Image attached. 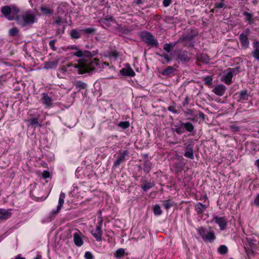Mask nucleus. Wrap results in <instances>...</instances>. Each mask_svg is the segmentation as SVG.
Instances as JSON below:
<instances>
[{
    "label": "nucleus",
    "mask_w": 259,
    "mask_h": 259,
    "mask_svg": "<svg viewBox=\"0 0 259 259\" xmlns=\"http://www.w3.org/2000/svg\"><path fill=\"white\" fill-rule=\"evenodd\" d=\"M1 11L7 19L9 21L16 20L17 24L23 27L32 24L36 21L35 13L31 10L18 15L20 10L15 5L3 6Z\"/></svg>",
    "instance_id": "nucleus-1"
},
{
    "label": "nucleus",
    "mask_w": 259,
    "mask_h": 259,
    "mask_svg": "<svg viewBox=\"0 0 259 259\" xmlns=\"http://www.w3.org/2000/svg\"><path fill=\"white\" fill-rule=\"evenodd\" d=\"M99 61L98 59L95 58L89 60L80 59L78 64L75 65V67L78 69L79 74L90 73L95 69Z\"/></svg>",
    "instance_id": "nucleus-2"
},
{
    "label": "nucleus",
    "mask_w": 259,
    "mask_h": 259,
    "mask_svg": "<svg viewBox=\"0 0 259 259\" xmlns=\"http://www.w3.org/2000/svg\"><path fill=\"white\" fill-rule=\"evenodd\" d=\"M173 132L176 133L178 135H182L185 132V131L191 133L195 132L194 126L190 122H184L180 120L178 124L175 125L172 128Z\"/></svg>",
    "instance_id": "nucleus-3"
},
{
    "label": "nucleus",
    "mask_w": 259,
    "mask_h": 259,
    "mask_svg": "<svg viewBox=\"0 0 259 259\" xmlns=\"http://www.w3.org/2000/svg\"><path fill=\"white\" fill-rule=\"evenodd\" d=\"M139 36L141 40L150 47L157 48L159 42L157 39L150 32L147 31H141L139 33Z\"/></svg>",
    "instance_id": "nucleus-4"
},
{
    "label": "nucleus",
    "mask_w": 259,
    "mask_h": 259,
    "mask_svg": "<svg viewBox=\"0 0 259 259\" xmlns=\"http://www.w3.org/2000/svg\"><path fill=\"white\" fill-rule=\"evenodd\" d=\"M197 231L198 234L205 242L212 243L216 238L213 231H208L205 228L200 227L197 229Z\"/></svg>",
    "instance_id": "nucleus-5"
},
{
    "label": "nucleus",
    "mask_w": 259,
    "mask_h": 259,
    "mask_svg": "<svg viewBox=\"0 0 259 259\" xmlns=\"http://www.w3.org/2000/svg\"><path fill=\"white\" fill-rule=\"evenodd\" d=\"M194 142L192 140H189L187 142L184 143V149L185 150V152L184 153V155L185 157L190 159H194Z\"/></svg>",
    "instance_id": "nucleus-6"
},
{
    "label": "nucleus",
    "mask_w": 259,
    "mask_h": 259,
    "mask_svg": "<svg viewBox=\"0 0 259 259\" xmlns=\"http://www.w3.org/2000/svg\"><path fill=\"white\" fill-rule=\"evenodd\" d=\"M196 34L192 33H188L178 39L179 43L183 42V45L188 47H192L194 46V39Z\"/></svg>",
    "instance_id": "nucleus-7"
},
{
    "label": "nucleus",
    "mask_w": 259,
    "mask_h": 259,
    "mask_svg": "<svg viewBox=\"0 0 259 259\" xmlns=\"http://www.w3.org/2000/svg\"><path fill=\"white\" fill-rule=\"evenodd\" d=\"M129 154L127 150L119 151L114 155L116 159L114 160L113 167H118L121 163L125 160V157Z\"/></svg>",
    "instance_id": "nucleus-8"
},
{
    "label": "nucleus",
    "mask_w": 259,
    "mask_h": 259,
    "mask_svg": "<svg viewBox=\"0 0 259 259\" xmlns=\"http://www.w3.org/2000/svg\"><path fill=\"white\" fill-rule=\"evenodd\" d=\"M250 33V29L246 28L239 35V39L241 43V47L244 49H247L249 47V41L248 36Z\"/></svg>",
    "instance_id": "nucleus-9"
},
{
    "label": "nucleus",
    "mask_w": 259,
    "mask_h": 259,
    "mask_svg": "<svg viewBox=\"0 0 259 259\" xmlns=\"http://www.w3.org/2000/svg\"><path fill=\"white\" fill-rule=\"evenodd\" d=\"M97 54V53L96 51L90 52L86 50L82 51L79 48H77V50H76L74 53H72V55L77 57H85L87 58H91Z\"/></svg>",
    "instance_id": "nucleus-10"
},
{
    "label": "nucleus",
    "mask_w": 259,
    "mask_h": 259,
    "mask_svg": "<svg viewBox=\"0 0 259 259\" xmlns=\"http://www.w3.org/2000/svg\"><path fill=\"white\" fill-rule=\"evenodd\" d=\"M234 96L236 97V99L238 102L243 103L248 100L250 95L247 90H243L238 92Z\"/></svg>",
    "instance_id": "nucleus-11"
},
{
    "label": "nucleus",
    "mask_w": 259,
    "mask_h": 259,
    "mask_svg": "<svg viewBox=\"0 0 259 259\" xmlns=\"http://www.w3.org/2000/svg\"><path fill=\"white\" fill-rule=\"evenodd\" d=\"M119 74L124 76L134 77L136 74L128 63H126L125 67L119 71Z\"/></svg>",
    "instance_id": "nucleus-12"
},
{
    "label": "nucleus",
    "mask_w": 259,
    "mask_h": 259,
    "mask_svg": "<svg viewBox=\"0 0 259 259\" xmlns=\"http://www.w3.org/2000/svg\"><path fill=\"white\" fill-rule=\"evenodd\" d=\"M73 237V241L76 246L80 247L83 244V235L78 230H77L76 232L74 233Z\"/></svg>",
    "instance_id": "nucleus-13"
},
{
    "label": "nucleus",
    "mask_w": 259,
    "mask_h": 259,
    "mask_svg": "<svg viewBox=\"0 0 259 259\" xmlns=\"http://www.w3.org/2000/svg\"><path fill=\"white\" fill-rule=\"evenodd\" d=\"M212 221L215 222L220 227L221 230H225L227 225V219L225 217H218L214 216Z\"/></svg>",
    "instance_id": "nucleus-14"
},
{
    "label": "nucleus",
    "mask_w": 259,
    "mask_h": 259,
    "mask_svg": "<svg viewBox=\"0 0 259 259\" xmlns=\"http://www.w3.org/2000/svg\"><path fill=\"white\" fill-rule=\"evenodd\" d=\"M41 101L43 105L46 108H50L52 106L53 99L47 93H43L41 94Z\"/></svg>",
    "instance_id": "nucleus-15"
},
{
    "label": "nucleus",
    "mask_w": 259,
    "mask_h": 259,
    "mask_svg": "<svg viewBox=\"0 0 259 259\" xmlns=\"http://www.w3.org/2000/svg\"><path fill=\"white\" fill-rule=\"evenodd\" d=\"M65 194L64 192H61L59 198L58 205L56 210H53L51 213L53 215L57 214L61 210L63 204L64 202V199L65 198Z\"/></svg>",
    "instance_id": "nucleus-16"
},
{
    "label": "nucleus",
    "mask_w": 259,
    "mask_h": 259,
    "mask_svg": "<svg viewBox=\"0 0 259 259\" xmlns=\"http://www.w3.org/2000/svg\"><path fill=\"white\" fill-rule=\"evenodd\" d=\"M233 76L232 73L229 71L227 69L223 72L222 81L228 85L230 84L232 82V79Z\"/></svg>",
    "instance_id": "nucleus-17"
},
{
    "label": "nucleus",
    "mask_w": 259,
    "mask_h": 259,
    "mask_svg": "<svg viewBox=\"0 0 259 259\" xmlns=\"http://www.w3.org/2000/svg\"><path fill=\"white\" fill-rule=\"evenodd\" d=\"M252 47L253 50L251 52V55L255 60L259 62V41H253Z\"/></svg>",
    "instance_id": "nucleus-18"
},
{
    "label": "nucleus",
    "mask_w": 259,
    "mask_h": 259,
    "mask_svg": "<svg viewBox=\"0 0 259 259\" xmlns=\"http://www.w3.org/2000/svg\"><path fill=\"white\" fill-rule=\"evenodd\" d=\"M226 90V87L223 84H219L216 85L213 89L212 92L219 96H222L225 94Z\"/></svg>",
    "instance_id": "nucleus-19"
},
{
    "label": "nucleus",
    "mask_w": 259,
    "mask_h": 259,
    "mask_svg": "<svg viewBox=\"0 0 259 259\" xmlns=\"http://www.w3.org/2000/svg\"><path fill=\"white\" fill-rule=\"evenodd\" d=\"M243 15L245 17L244 18V21L247 22L249 25L254 24L255 21V18L253 17V15L251 13H249L246 11H244L242 13Z\"/></svg>",
    "instance_id": "nucleus-20"
},
{
    "label": "nucleus",
    "mask_w": 259,
    "mask_h": 259,
    "mask_svg": "<svg viewBox=\"0 0 259 259\" xmlns=\"http://www.w3.org/2000/svg\"><path fill=\"white\" fill-rule=\"evenodd\" d=\"M91 234L97 241H101L102 240V230L100 227L96 226L95 230L91 231Z\"/></svg>",
    "instance_id": "nucleus-21"
},
{
    "label": "nucleus",
    "mask_w": 259,
    "mask_h": 259,
    "mask_svg": "<svg viewBox=\"0 0 259 259\" xmlns=\"http://www.w3.org/2000/svg\"><path fill=\"white\" fill-rule=\"evenodd\" d=\"M177 58L182 62H187L190 60L188 53L187 51H180L177 54Z\"/></svg>",
    "instance_id": "nucleus-22"
},
{
    "label": "nucleus",
    "mask_w": 259,
    "mask_h": 259,
    "mask_svg": "<svg viewBox=\"0 0 259 259\" xmlns=\"http://www.w3.org/2000/svg\"><path fill=\"white\" fill-rule=\"evenodd\" d=\"M40 11L42 14L46 16H51L54 14V10L46 5L42 6L40 8Z\"/></svg>",
    "instance_id": "nucleus-23"
},
{
    "label": "nucleus",
    "mask_w": 259,
    "mask_h": 259,
    "mask_svg": "<svg viewBox=\"0 0 259 259\" xmlns=\"http://www.w3.org/2000/svg\"><path fill=\"white\" fill-rule=\"evenodd\" d=\"M11 215L12 213L10 210L0 208V220H7L11 217Z\"/></svg>",
    "instance_id": "nucleus-24"
},
{
    "label": "nucleus",
    "mask_w": 259,
    "mask_h": 259,
    "mask_svg": "<svg viewBox=\"0 0 259 259\" xmlns=\"http://www.w3.org/2000/svg\"><path fill=\"white\" fill-rule=\"evenodd\" d=\"M179 42L178 40L177 41L171 42L168 44H165L163 46V50L165 51L167 53H169L176 46Z\"/></svg>",
    "instance_id": "nucleus-25"
},
{
    "label": "nucleus",
    "mask_w": 259,
    "mask_h": 259,
    "mask_svg": "<svg viewBox=\"0 0 259 259\" xmlns=\"http://www.w3.org/2000/svg\"><path fill=\"white\" fill-rule=\"evenodd\" d=\"M207 206L201 202H198L195 205V209L198 214L202 213L205 211Z\"/></svg>",
    "instance_id": "nucleus-26"
},
{
    "label": "nucleus",
    "mask_w": 259,
    "mask_h": 259,
    "mask_svg": "<svg viewBox=\"0 0 259 259\" xmlns=\"http://www.w3.org/2000/svg\"><path fill=\"white\" fill-rule=\"evenodd\" d=\"M27 122H28V126H31L32 127H33L34 125H36L39 127L41 126V121L40 123H39L38 118L37 117L32 118L28 120Z\"/></svg>",
    "instance_id": "nucleus-27"
},
{
    "label": "nucleus",
    "mask_w": 259,
    "mask_h": 259,
    "mask_svg": "<svg viewBox=\"0 0 259 259\" xmlns=\"http://www.w3.org/2000/svg\"><path fill=\"white\" fill-rule=\"evenodd\" d=\"M175 71V69L174 68L172 67L167 66L165 69H164L162 71L161 74L164 76H168L172 74Z\"/></svg>",
    "instance_id": "nucleus-28"
},
{
    "label": "nucleus",
    "mask_w": 259,
    "mask_h": 259,
    "mask_svg": "<svg viewBox=\"0 0 259 259\" xmlns=\"http://www.w3.org/2000/svg\"><path fill=\"white\" fill-rule=\"evenodd\" d=\"M58 61H53L46 63L45 68L47 69L56 68L58 65Z\"/></svg>",
    "instance_id": "nucleus-29"
},
{
    "label": "nucleus",
    "mask_w": 259,
    "mask_h": 259,
    "mask_svg": "<svg viewBox=\"0 0 259 259\" xmlns=\"http://www.w3.org/2000/svg\"><path fill=\"white\" fill-rule=\"evenodd\" d=\"M74 85L76 89H79V90L85 89L88 87V85L86 83L80 80L75 81L74 83Z\"/></svg>",
    "instance_id": "nucleus-30"
},
{
    "label": "nucleus",
    "mask_w": 259,
    "mask_h": 259,
    "mask_svg": "<svg viewBox=\"0 0 259 259\" xmlns=\"http://www.w3.org/2000/svg\"><path fill=\"white\" fill-rule=\"evenodd\" d=\"M71 38L78 39L81 37L80 31H78L76 29H72L70 32Z\"/></svg>",
    "instance_id": "nucleus-31"
},
{
    "label": "nucleus",
    "mask_w": 259,
    "mask_h": 259,
    "mask_svg": "<svg viewBox=\"0 0 259 259\" xmlns=\"http://www.w3.org/2000/svg\"><path fill=\"white\" fill-rule=\"evenodd\" d=\"M174 205V202L173 201H171L169 200L163 201L162 202V206L166 210L169 209Z\"/></svg>",
    "instance_id": "nucleus-32"
},
{
    "label": "nucleus",
    "mask_w": 259,
    "mask_h": 259,
    "mask_svg": "<svg viewBox=\"0 0 259 259\" xmlns=\"http://www.w3.org/2000/svg\"><path fill=\"white\" fill-rule=\"evenodd\" d=\"M104 56L105 57H108L109 58H114L115 59H116L118 56V53L117 52V51H113L111 52H108L106 54H105Z\"/></svg>",
    "instance_id": "nucleus-33"
},
{
    "label": "nucleus",
    "mask_w": 259,
    "mask_h": 259,
    "mask_svg": "<svg viewBox=\"0 0 259 259\" xmlns=\"http://www.w3.org/2000/svg\"><path fill=\"white\" fill-rule=\"evenodd\" d=\"M154 186V184L151 182H146L144 185L141 186L142 189L144 191L146 192L149 189L153 187Z\"/></svg>",
    "instance_id": "nucleus-34"
},
{
    "label": "nucleus",
    "mask_w": 259,
    "mask_h": 259,
    "mask_svg": "<svg viewBox=\"0 0 259 259\" xmlns=\"http://www.w3.org/2000/svg\"><path fill=\"white\" fill-rule=\"evenodd\" d=\"M153 210V213L155 215H160L162 213V211L158 204L155 205Z\"/></svg>",
    "instance_id": "nucleus-35"
},
{
    "label": "nucleus",
    "mask_w": 259,
    "mask_h": 259,
    "mask_svg": "<svg viewBox=\"0 0 259 259\" xmlns=\"http://www.w3.org/2000/svg\"><path fill=\"white\" fill-rule=\"evenodd\" d=\"M113 21V17L111 16H106L104 18H101L99 20V22L102 24H106V22H110Z\"/></svg>",
    "instance_id": "nucleus-36"
},
{
    "label": "nucleus",
    "mask_w": 259,
    "mask_h": 259,
    "mask_svg": "<svg viewBox=\"0 0 259 259\" xmlns=\"http://www.w3.org/2000/svg\"><path fill=\"white\" fill-rule=\"evenodd\" d=\"M218 252L221 254H225L228 252V248L225 245H221L218 248Z\"/></svg>",
    "instance_id": "nucleus-37"
},
{
    "label": "nucleus",
    "mask_w": 259,
    "mask_h": 259,
    "mask_svg": "<svg viewBox=\"0 0 259 259\" xmlns=\"http://www.w3.org/2000/svg\"><path fill=\"white\" fill-rule=\"evenodd\" d=\"M203 81L205 84L209 86L212 83V78L210 76H206L203 78Z\"/></svg>",
    "instance_id": "nucleus-38"
},
{
    "label": "nucleus",
    "mask_w": 259,
    "mask_h": 259,
    "mask_svg": "<svg viewBox=\"0 0 259 259\" xmlns=\"http://www.w3.org/2000/svg\"><path fill=\"white\" fill-rule=\"evenodd\" d=\"M125 254V251L123 248H119L117 249L114 254L115 257L120 258L124 256Z\"/></svg>",
    "instance_id": "nucleus-39"
},
{
    "label": "nucleus",
    "mask_w": 259,
    "mask_h": 259,
    "mask_svg": "<svg viewBox=\"0 0 259 259\" xmlns=\"http://www.w3.org/2000/svg\"><path fill=\"white\" fill-rule=\"evenodd\" d=\"M81 31H82V32H83L87 34H92L95 32L96 29L94 28L89 27V28H87L83 29L81 30Z\"/></svg>",
    "instance_id": "nucleus-40"
},
{
    "label": "nucleus",
    "mask_w": 259,
    "mask_h": 259,
    "mask_svg": "<svg viewBox=\"0 0 259 259\" xmlns=\"http://www.w3.org/2000/svg\"><path fill=\"white\" fill-rule=\"evenodd\" d=\"M251 204L259 208V193L254 198L253 201L251 202Z\"/></svg>",
    "instance_id": "nucleus-41"
},
{
    "label": "nucleus",
    "mask_w": 259,
    "mask_h": 259,
    "mask_svg": "<svg viewBox=\"0 0 259 259\" xmlns=\"http://www.w3.org/2000/svg\"><path fill=\"white\" fill-rule=\"evenodd\" d=\"M62 23V19L60 17H57L54 18V21L52 23L53 25H57L60 26Z\"/></svg>",
    "instance_id": "nucleus-42"
},
{
    "label": "nucleus",
    "mask_w": 259,
    "mask_h": 259,
    "mask_svg": "<svg viewBox=\"0 0 259 259\" xmlns=\"http://www.w3.org/2000/svg\"><path fill=\"white\" fill-rule=\"evenodd\" d=\"M130 125L128 121H121L118 123V126L123 129L128 128Z\"/></svg>",
    "instance_id": "nucleus-43"
},
{
    "label": "nucleus",
    "mask_w": 259,
    "mask_h": 259,
    "mask_svg": "<svg viewBox=\"0 0 259 259\" xmlns=\"http://www.w3.org/2000/svg\"><path fill=\"white\" fill-rule=\"evenodd\" d=\"M240 67H237L236 68H229L228 69V71L232 72V74L234 75H236L240 72Z\"/></svg>",
    "instance_id": "nucleus-44"
},
{
    "label": "nucleus",
    "mask_w": 259,
    "mask_h": 259,
    "mask_svg": "<svg viewBox=\"0 0 259 259\" xmlns=\"http://www.w3.org/2000/svg\"><path fill=\"white\" fill-rule=\"evenodd\" d=\"M18 29L16 27H14L11 29H10L9 31V34L11 36H16L18 33Z\"/></svg>",
    "instance_id": "nucleus-45"
},
{
    "label": "nucleus",
    "mask_w": 259,
    "mask_h": 259,
    "mask_svg": "<svg viewBox=\"0 0 259 259\" xmlns=\"http://www.w3.org/2000/svg\"><path fill=\"white\" fill-rule=\"evenodd\" d=\"M156 55H157L159 57H163L168 62H169L171 61V58L170 57H169L168 56V55L167 54H166V53H163V54L156 53Z\"/></svg>",
    "instance_id": "nucleus-46"
},
{
    "label": "nucleus",
    "mask_w": 259,
    "mask_h": 259,
    "mask_svg": "<svg viewBox=\"0 0 259 259\" xmlns=\"http://www.w3.org/2000/svg\"><path fill=\"white\" fill-rule=\"evenodd\" d=\"M151 164L149 162H148V161L145 162L144 163V171L147 172H149L151 169Z\"/></svg>",
    "instance_id": "nucleus-47"
},
{
    "label": "nucleus",
    "mask_w": 259,
    "mask_h": 259,
    "mask_svg": "<svg viewBox=\"0 0 259 259\" xmlns=\"http://www.w3.org/2000/svg\"><path fill=\"white\" fill-rule=\"evenodd\" d=\"M84 257L85 259H94V256L91 251H86Z\"/></svg>",
    "instance_id": "nucleus-48"
},
{
    "label": "nucleus",
    "mask_w": 259,
    "mask_h": 259,
    "mask_svg": "<svg viewBox=\"0 0 259 259\" xmlns=\"http://www.w3.org/2000/svg\"><path fill=\"white\" fill-rule=\"evenodd\" d=\"M56 39L51 40L49 41V46L53 51H56L57 48L55 46Z\"/></svg>",
    "instance_id": "nucleus-49"
},
{
    "label": "nucleus",
    "mask_w": 259,
    "mask_h": 259,
    "mask_svg": "<svg viewBox=\"0 0 259 259\" xmlns=\"http://www.w3.org/2000/svg\"><path fill=\"white\" fill-rule=\"evenodd\" d=\"M230 128L234 132H238L240 131V127L233 124L230 126Z\"/></svg>",
    "instance_id": "nucleus-50"
},
{
    "label": "nucleus",
    "mask_w": 259,
    "mask_h": 259,
    "mask_svg": "<svg viewBox=\"0 0 259 259\" xmlns=\"http://www.w3.org/2000/svg\"><path fill=\"white\" fill-rule=\"evenodd\" d=\"M247 240L249 242L250 245L251 246L252 245H254L257 241L254 240L252 236L249 237L247 238Z\"/></svg>",
    "instance_id": "nucleus-51"
},
{
    "label": "nucleus",
    "mask_w": 259,
    "mask_h": 259,
    "mask_svg": "<svg viewBox=\"0 0 259 259\" xmlns=\"http://www.w3.org/2000/svg\"><path fill=\"white\" fill-rule=\"evenodd\" d=\"M183 112H184V113L187 115H193V114H194L193 110H191L189 109H187L186 110H185Z\"/></svg>",
    "instance_id": "nucleus-52"
},
{
    "label": "nucleus",
    "mask_w": 259,
    "mask_h": 259,
    "mask_svg": "<svg viewBox=\"0 0 259 259\" xmlns=\"http://www.w3.org/2000/svg\"><path fill=\"white\" fill-rule=\"evenodd\" d=\"M189 98L188 97H186L185 98L184 101L182 102V105L183 107H186L189 104Z\"/></svg>",
    "instance_id": "nucleus-53"
},
{
    "label": "nucleus",
    "mask_w": 259,
    "mask_h": 259,
    "mask_svg": "<svg viewBox=\"0 0 259 259\" xmlns=\"http://www.w3.org/2000/svg\"><path fill=\"white\" fill-rule=\"evenodd\" d=\"M167 110L174 113L177 114L178 112L177 110L175 109L174 106H170L167 108Z\"/></svg>",
    "instance_id": "nucleus-54"
},
{
    "label": "nucleus",
    "mask_w": 259,
    "mask_h": 259,
    "mask_svg": "<svg viewBox=\"0 0 259 259\" xmlns=\"http://www.w3.org/2000/svg\"><path fill=\"white\" fill-rule=\"evenodd\" d=\"M225 6V4L224 3L223 1H222L221 3H216L215 4V8L221 9L224 7Z\"/></svg>",
    "instance_id": "nucleus-55"
},
{
    "label": "nucleus",
    "mask_w": 259,
    "mask_h": 259,
    "mask_svg": "<svg viewBox=\"0 0 259 259\" xmlns=\"http://www.w3.org/2000/svg\"><path fill=\"white\" fill-rule=\"evenodd\" d=\"M200 60L204 63H207L209 61V59L208 58V56L206 55L202 56L201 57Z\"/></svg>",
    "instance_id": "nucleus-56"
},
{
    "label": "nucleus",
    "mask_w": 259,
    "mask_h": 259,
    "mask_svg": "<svg viewBox=\"0 0 259 259\" xmlns=\"http://www.w3.org/2000/svg\"><path fill=\"white\" fill-rule=\"evenodd\" d=\"M171 3V0H163V5L164 7H167Z\"/></svg>",
    "instance_id": "nucleus-57"
},
{
    "label": "nucleus",
    "mask_w": 259,
    "mask_h": 259,
    "mask_svg": "<svg viewBox=\"0 0 259 259\" xmlns=\"http://www.w3.org/2000/svg\"><path fill=\"white\" fill-rule=\"evenodd\" d=\"M71 65H69L67 66H63L60 69V71L63 73H65L67 71V69L68 67H70Z\"/></svg>",
    "instance_id": "nucleus-58"
},
{
    "label": "nucleus",
    "mask_w": 259,
    "mask_h": 259,
    "mask_svg": "<svg viewBox=\"0 0 259 259\" xmlns=\"http://www.w3.org/2000/svg\"><path fill=\"white\" fill-rule=\"evenodd\" d=\"M145 2V0H134L133 2V4H135L137 5H140L144 4Z\"/></svg>",
    "instance_id": "nucleus-59"
},
{
    "label": "nucleus",
    "mask_w": 259,
    "mask_h": 259,
    "mask_svg": "<svg viewBox=\"0 0 259 259\" xmlns=\"http://www.w3.org/2000/svg\"><path fill=\"white\" fill-rule=\"evenodd\" d=\"M77 48H78V47H77L76 45H71V46H68L67 48V49L68 50L76 51V50H77Z\"/></svg>",
    "instance_id": "nucleus-60"
},
{
    "label": "nucleus",
    "mask_w": 259,
    "mask_h": 259,
    "mask_svg": "<svg viewBox=\"0 0 259 259\" xmlns=\"http://www.w3.org/2000/svg\"><path fill=\"white\" fill-rule=\"evenodd\" d=\"M42 176L45 179L48 178L50 177V172L48 171L45 170L43 171Z\"/></svg>",
    "instance_id": "nucleus-61"
},
{
    "label": "nucleus",
    "mask_w": 259,
    "mask_h": 259,
    "mask_svg": "<svg viewBox=\"0 0 259 259\" xmlns=\"http://www.w3.org/2000/svg\"><path fill=\"white\" fill-rule=\"evenodd\" d=\"M198 116H199V117L201 118L203 121H204L205 120V114L203 112H202L201 111H199L198 112Z\"/></svg>",
    "instance_id": "nucleus-62"
},
{
    "label": "nucleus",
    "mask_w": 259,
    "mask_h": 259,
    "mask_svg": "<svg viewBox=\"0 0 259 259\" xmlns=\"http://www.w3.org/2000/svg\"><path fill=\"white\" fill-rule=\"evenodd\" d=\"M64 27L63 28L62 30H61L60 28H58L56 30V34L57 35H60V34L63 33H64Z\"/></svg>",
    "instance_id": "nucleus-63"
},
{
    "label": "nucleus",
    "mask_w": 259,
    "mask_h": 259,
    "mask_svg": "<svg viewBox=\"0 0 259 259\" xmlns=\"http://www.w3.org/2000/svg\"><path fill=\"white\" fill-rule=\"evenodd\" d=\"M102 223H103V221L102 220H100L99 222H98V225L97 226V227H100V228H102Z\"/></svg>",
    "instance_id": "nucleus-64"
}]
</instances>
